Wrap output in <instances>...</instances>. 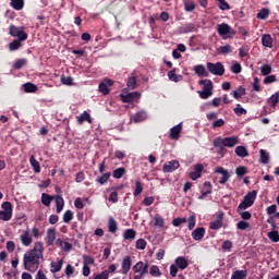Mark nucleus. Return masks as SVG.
Here are the masks:
<instances>
[{"label": "nucleus", "mask_w": 279, "mask_h": 279, "mask_svg": "<svg viewBox=\"0 0 279 279\" xmlns=\"http://www.w3.org/2000/svg\"><path fill=\"white\" fill-rule=\"evenodd\" d=\"M45 245L43 242H36L34 247L27 251L23 256V267L26 271L34 274L38 271L40 267V260H44L45 256Z\"/></svg>", "instance_id": "nucleus-1"}, {"label": "nucleus", "mask_w": 279, "mask_h": 279, "mask_svg": "<svg viewBox=\"0 0 279 279\" xmlns=\"http://www.w3.org/2000/svg\"><path fill=\"white\" fill-rule=\"evenodd\" d=\"M213 145L214 147H221V145H223V147H236V145H239V137L238 136H230V137H221L218 136L213 141Z\"/></svg>", "instance_id": "nucleus-2"}, {"label": "nucleus", "mask_w": 279, "mask_h": 279, "mask_svg": "<svg viewBox=\"0 0 279 279\" xmlns=\"http://www.w3.org/2000/svg\"><path fill=\"white\" fill-rule=\"evenodd\" d=\"M199 86H203V90H198V95L201 99H208V97H213V81L209 78L198 81Z\"/></svg>", "instance_id": "nucleus-3"}, {"label": "nucleus", "mask_w": 279, "mask_h": 279, "mask_svg": "<svg viewBox=\"0 0 279 279\" xmlns=\"http://www.w3.org/2000/svg\"><path fill=\"white\" fill-rule=\"evenodd\" d=\"M256 195H258V192L256 190L248 192L238 206V211L246 210V208H251V206H254V202H256Z\"/></svg>", "instance_id": "nucleus-4"}, {"label": "nucleus", "mask_w": 279, "mask_h": 279, "mask_svg": "<svg viewBox=\"0 0 279 279\" xmlns=\"http://www.w3.org/2000/svg\"><path fill=\"white\" fill-rule=\"evenodd\" d=\"M133 271H134V274H140V275H135L134 278L143 279V278H145V276H147V274H149V264L148 263L145 264L143 262H137L133 266Z\"/></svg>", "instance_id": "nucleus-5"}, {"label": "nucleus", "mask_w": 279, "mask_h": 279, "mask_svg": "<svg viewBox=\"0 0 279 279\" xmlns=\"http://www.w3.org/2000/svg\"><path fill=\"white\" fill-rule=\"evenodd\" d=\"M9 34L13 38H17L20 40H27L28 35L27 33L23 29V27H19L15 25H10L9 27Z\"/></svg>", "instance_id": "nucleus-6"}, {"label": "nucleus", "mask_w": 279, "mask_h": 279, "mask_svg": "<svg viewBox=\"0 0 279 279\" xmlns=\"http://www.w3.org/2000/svg\"><path fill=\"white\" fill-rule=\"evenodd\" d=\"M207 71L211 73V75H223L226 73V68L221 62L213 63V62H207L206 64Z\"/></svg>", "instance_id": "nucleus-7"}, {"label": "nucleus", "mask_w": 279, "mask_h": 279, "mask_svg": "<svg viewBox=\"0 0 279 279\" xmlns=\"http://www.w3.org/2000/svg\"><path fill=\"white\" fill-rule=\"evenodd\" d=\"M1 208L3 210H0V219L2 221H10V219H12V203L10 202L2 203Z\"/></svg>", "instance_id": "nucleus-8"}, {"label": "nucleus", "mask_w": 279, "mask_h": 279, "mask_svg": "<svg viewBox=\"0 0 279 279\" xmlns=\"http://www.w3.org/2000/svg\"><path fill=\"white\" fill-rule=\"evenodd\" d=\"M218 34L219 36H227V38H234L236 36V32L226 23L218 25Z\"/></svg>", "instance_id": "nucleus-9"}, {"label": "nucleus", "mask_w": 279, "mask_h": 279, "mask_svg": "<svg viewBox=\"0 0 279 279\" xmlns=\"http://www.w3.org/2000/svg\"><path fill=\"white\" fill-rule=\"evenodd\" d=\"M223 217H226V213L219 211L216 219L209 222L210 230H221L223 228Z\"/></svg>", "instance_id": "nucleus-10"}, {"label": "nucleus", "mask_w": 279, "mask_h": 279, "mask_svg": "<svg viewBox=\"0 0 279 279\" xmlns=\"http://www.w3.org/2000/svg\"><path fill=\"white\" fill-rule=\"evenodd\" d=\"M110 86H114V81L110 78H105L98 86L99 93L104 95H110Z\"/></svg>", "instance_id": "nucleus-11"}, {"label": "nucleus", "mask_w": 279, "mask_h": 279, "mask_svg": "<svg viewBox=\"0 0 279 279\" xmlns=\"http://www.w3.org/2000/svg\"><path fill=\"white\" fill-rule=\"evenodd\" d=\"M177 169H180V161L179 160L168 161L162 167L163 173H173V171H177Z\"/></svg>", "instance_id": "nucleus-12"}, {"label": "nucleus", "mask_w": 279, "mask_h": 279, "mask_svg": "<svg viewBox=\"0 0 279 279\" xmlns=\"http://www.w3.org/2000/svg\"><path fill=\"white\" fill-rule=\"evenodd\" d=\"M130 269H132V256L128 255L122 259L121 274H123V276H128V274H130Z\"/></svg>", "instance_id": "nucleus-13"}, {"label": "nucleus", "mask_w": 279, "mask_h": 279, "mask_svg": "<svg viewBox=\"0 0 279 279\" xmlns=\"http://www.w3.org/2000/svg\"><path fill=\"white\" fill-rule=\"evenodd\" d=\"M141 94L138 92L129 93L126 95L121 94L120 99L123 104H132L134 99H138Z\"/></svg>", "instance_id": "nucleus-14"}, {"label": "nucleus", "mask_w": 279, "mask_h": 279, "mask_svg": "<svg viewBox=\"0 0 279 279\" xmlns=\"http://www.w3.org/2000/svg\"><path fill=\"white\" fill-rule=\"evenodd\" d=\"M215 173H220L222 177L219 180V184H226L230 180V173L223 167H217Z\"/></svg>", "instance_id": "nucleus-15"}, {"label": "nucleus", "mask_w": 279, "mask_h": 279, "mask_svg": "<svg viewBox=\"0 0 279 279\" xmlns=\"http://www.w3.org/2000/svg\"><path fill=\"white\" fill-rule=\"evenodd\" d=\"M204 171V165L197 163L194 166V171L190 172L191 180H198L202 178V172Z\"/></svg>", "instance_id": "nucleus-16"}, {"label": "nucleus", "mask_w": 279, "mask_h": 279, "mask_svg": "<svg viewBox=\"0 0 279 279\" xmlns=\"http://www.w3.org/2000/svg\"><path fill=\"white\" fill-rule=\"evenodd\" d=\"M206 236V229L204 227H198L192 232V239L194 241H202Z\"/></svg>", "instance_id": "nucleus-17"}, {"label": "nucleus", "mask_w": 279, "mask_h": 279, "mask_svg": "<svg viewBox=\"0 0 279 279\" xmlns=\"http://www.w3.org/2000/svg\"><path fill=\"white\" fill-rule=\"evenodd\" d=\"M46 243L48 246H51L53 243H56V228H50L47 230Z\"/></svg>", "instance_id": "nucleus-18"}, {"label": "nucleus", "mask_w": 279, "mask_h": 279, "mask_svg": "<svg viewBox=\"0 0 279 279\" xmlns=\"http://www.w3.org/2000/svg\"><path fill=\"white\" fill-rule=\"evenodd\" d=\"M193 71L198 77H208L209 75L208 71H206V66H204L203 64L195 65Z\"/></svg>", "instance_id": "nucleus-19"}, {"label": "nucleus", "mask_w": 279, "mask_h": 279, "mask_svg": "<svg viewBox=\"0 0 279 279\" xmlns=\"http://www.w3.org/2000/svg\"><path fill=\"white\" fill-rule=\"evenodd\" d=\"M267 223L271 226L272 230H279V213H276L275 215L270 216L267 219Z\"/></svg>", "instance_id": "nucleus-20"}, {"label": "nucleus", "mask_w": 279, "mask_h": 279, "mask_svg": "<svg viewBox=\"0 0 279 279\" xmlns=\"http://www.w3.org/2000/svg\"><path fill=\"white\" fill-rule=\"evenodd\" d=\"M182 132V123L177 124L172 129H170V138L173 141H178L180 138V133Z\"/></svg>", "instance_id": "nucleus-21"}, {"label": "nucleus", "mask_w": 279, "mask_h": 279, "mask_svg": "<svg viewBox=\"0 0 279 279\" xmlns=\"http://www.w3.org/2000/svg\"><path fill=\"white\" fill-rule=\"evenodd\" d=\"M62 265H64V259H58V262H51L50 263L51 274H58V271H61Z\"/></svg>", "instance_id": "nucleus-22"}, {"label": "nucleus", "mask_w": 279, "mask_h": 279, "mask_svg": "<svg viewBox=\"0 0 279 279\" xmlns=\"http://www.w3.org/2000/svg\"><path fill=\"white\" fill-rule=\"evenodd\" d=\"M76 121L78 125H83L84 121H87V123H93V118L88 111H84L81 116L76 117Z\"/></svg>", "instance_id": "nucleus-23"}, {"label": "nucleus", "mask_w": 279, "mask_h": 279, "mask_svg": "<svg viewBox=\"0 0 279 279\" xmlns=\"http://www.w3.org/2000/svg\"><path fill=\"white\" fill-rule=\"evenodd\" d=\"M177 267L179 269H186V267H189V259H186V257L184 256H180V257H177L175 260H174Z\"/></svg>", "instance_id": "nucleus-24"}, {"label": "nucleus", "mask_w": 279, "mask_h": 279, "mask_svg": "<svg viewBox=\"0 0 279 279\" xmlns=\"http://www.w3.org/2000/svg\"><path fill=\"white\" fill-rule=\"evenodd\" d=\"M145 119H147V113L145 111H138L131 117L133 123H141V121H145Z\"/></svg>", "instance_id": "nucleus-25"}, {"label": "nucleus", "mask_w": 279, "mask_h": 279, "mask_svg": "<svg viewBox=\"0 0 279 279\" xmlns=\"http://www.w3.org/2000/svg\"><path fill=\"white\" fill-rule=\"evenodd\" d=\"M20 241L22 242V245L29 247L33 241L32 235H29V231H25L24 234L20 235Z\"/></svg>", "instance_id": "nucleus-26"}, {"label": "nucleus", "mask_w": 279, "mask_h": 279, "mask_svg": "<svg viewBox=\"0 0 279 279\" xmlns=\"http://www.w3.org/2000/svg\"><path fill=\"white\" fill-rule=\"evenodd\" d=\"M57 214L60 215L64 210V198L60 195L54 197Z\"/></svg>", "instance_id": "nucleus-27"}, {"label": "nucleus", "mask_w": 279, "mask_h": 279, "mask_svg": "<svg viewBox=\"0 0 279 279\" xmlns=\"http://www.w3.org/2000/svg\"><path fill=\"white\" fill-rule=\"evenodd\" d=\"M262 44L264 47H268V49H271V47H274V38H271V35L269 34L263 35Z\"/></svg>", "instance_id": "nucleus-28"}, {"label": "nucleus", "mask_w": 279, "mask_h": 279, "mask_svg": "<svg viewBox=\"0 0 279 279\" xmlns=\"http://www.w3.org/2000/svg\"><path fill=\"white\" fill-rule=\"evenodd\" d=\"M235 156H238L239 158H247V156H250V153L247 151V148L245 146H236Z\"/></svg>", "instance_id": "nucleus-29"}, {"label": "nucleus", "mask_w": 279, "mask_h": 279, "mask_svg": "<svg viewBox=\"0 0 279 279\" xmlns=\"http://www.w3.org/2000/svg\"><path fill=\"white\" fill-rule=\"evenodd\" d=\"M231 95H232V97H233L234 99H241L243 96L246 95L245 87L239 86V87L236 88V90H233V92L231 93Z\"/></svg>", "instance_id": "nucleus-30"}, {"label": "nucleus", "mask_w": 279, "mask_h": 279, "mask_svg": "<svg viewBox=\"0 0 279 279\" xmlns=\"http://www.w3.org/2000/svg\"><path fill=\"white\" fill-rule=\"evenodd\" d=\"M175 71H178V69H172L168 72V78L170 80V82H182V75H178L175 74Z\"/></svg>", "instance_id": "nucleus-31"}, {"label": "nucleus", "mask_w": 279, "mask_h": 279, "mask_svg": "<svg viewBox=\"0 0 279 279\" xmlns=\"http://www.w3.org/2000/svg\"><path fill=\"white\" fill-rule=\"evenodd\" d=\"M259 162L262 165H269V153L265 149L259 150Z\"/></svg>", "instance_id": "nucleus-32"}, {"label": "nucleus", "mask_w": 279, "mask_h": 279, "mask_svg": "<svg viewBox=\"0 0 279 279\" xmlns=\"http://www.w3.org/2000/svg\"><path fill=\"white\" fill-rule=\"evenodd\" d=\"M218 56H228V53H232V46L226 45V46H220L217 49Z\"/></svg>", "instance_id": "nucleus-33"}, {"label": "nucleus", "mask_w": 279, "mask_h": 279, "mask_svg": "<svg viewBox=\"0 0 279 279\" xmlns=\"http://www.w3.org/2000/svg\"><path fill=\"white\" fill-rule=\"evenodd\" d=\"M10 5L13 10H23V8H25V0H11Z\"/></svg>", "instance_id": "nucleus-34"}, {"label": "nucleus", "mask_w": 279, "mask_h": 279, "mask_svg": "<svg viewBox=\"0 0 279 279\" xmlns=\"http://www.w3.org/2000/svg\"><path fill=\"white\" fill-rule=\"evenodd\" d=\"M125 241H134L136 239V231L134 229H126L123 233Z\"/></svg>", "instance_id": "nucleus-35"}, {"label": "nucleus", "mask_w": 279, "mask_h": 279, "mask_svg": "<svg viewBox=\"0 0 279 279\" xmlns=\"http://www.w3.org/2000/svg\"><path fill=\"white\" fill-rule=\"evenodd\" d=\"M53 199H54V197L47 193L41 194V204L44 206H47V207L51 206V202H53Z\"/></svg>", "instance_id": "nucleus-36"}, {"label": "nucleus", "mask_w": 279, "mask_h": 279, "mask_svg": "<svg viewBox=\"0 0 279 279\" xmlns=\"http://www.w3.org/2000/svg\"><path fill=\"white\" fill-rule=\"evenodd\" d=\"M21 43H25V40L14 39L13 41H11L9 44L10 51H19V49H21Z\"/></svg>", "instance_id": "nucleus-37"}, {"label": "nucleus", "mask_w": 279, "mask_h": 279, "mask_svg": "<svg viewBox=\"0 0 279 279\" xmlns=\"http://www.w3.org/2000/svg\"><path fill=\"white\" fill-rule=\"evenodd\" d=\"M110 175H112V173L110 172L102 173L101 177H98L96 179V182L101 185L108 184V180H110Z\"/></svg>", "instance_id": "nucleus-38"}, {"label": "nucleus", "mask_w": 279, "mask_h": 279, "mask_svg": "<svg viewBox=\"0 0 279 279\" xmlns=\"http://www.w3.org/2000/svg\"><path fill=\"white\" fill-rule=\"evenodd\" d=\"M180 29L182 34H191V32H195V24L185 23Z\"/></svg>", "instance_id": "nucleus-39"}, {"label": "nucleus", "mask_w": 279, "mask_h": 279, "mask_svg": "<svg viewBox=\"0 0 279 279\" xmlns=\"http://www.w3.org/2000/svg\"><path fill=\"white\" fill-rule=\"evenodd\" d=\"M29 162H31V166L33 167L34 171L36 173H40V162H38V160H36V157H34V155H32L29 157Z\"/></svg>", "instance_id": "nucleus-40"}, {"label": "nucleus", "mask_w": 279, "mask_h": 279, "mask_svg": "<svg viewBox=\"0 0 279 279\" xmlns=\"http://www.w3.org/2000/svg\"><path fill=\"white\" fill-rule=\"evenodd\" d=\"M124 173H128V170H125V168H117L116 170H113L112 177L116 178V180H121Z\"/></svg>", "instance_id": "nucleus-41"}, {"label": "nucleus", "mask_w": 279, "mask_h": 279, "mask_svg": "<svg viewBox=\"0 0 279 279\" xmlns=\"http://www.w3.org/2000/svg\"><path fill=\"white\" fill-rule=\"evenodd\" d=\"M245 278H247V270H235L231 276V279H245Z\"/></svg>", "instance_id": "nucleus-42"}, {"label": "nucleus", "mask_w": 279, "mask_h": 279, "mask_svg": "<svg viewBox=\"0 0 279 279\" xmlns=\"http://www.w3.org/2000/svg\"><path fill=\"white\" fill-rule=\"evenodd\" d=\"M268 239L272 241V243H279L278 229H272V231L268 232Z\"/></svg>", "instance_id": "nucleus-43"}, {"label": "nucleus", "mask_w": 279, "mask_h": 279, "mask_svg": "<svg viewBox=\"0 0 279 279\" xmlns=\"http://www.w3.org/2000/svg\"><path fill=\"white\" fill-rule=\"evenodd\" d=\"M149 274H150V276H153V278H160L162 276L160 268H158V266H156V265H153L149 268Z\"/></svg>", "instance_id": "nucleus-44"}, {"label": "nucleus", "mask_w": 279, "mask_h": 279, "mask_svg": "<svg viewBox=\"0 0 279 279\" xmlns=\"http://www.w3.org/2000/svg\"><path fill=\"white\" fill-rule=\"evenodd\" d=\"M23 88L25 93H36V90H38V86H36V84L33 83H25L23 85Z\"/></svg>", "instance_id": "nucleus-45"}, {"label": "nucleus", "mask_w": 279, "mask_h": 279, "mask_svg": "<svg viewBox=\"0 0 279 279\" xmlns=\"http://www.w3.org/2000/svg\"><path fill=\"white\" fill-rule=\"evenodd\" d=\"M93 279H108L110 278V270H102L99 274H94L92 276Z\"/></svg>", "instance_id": "nucleus-46"}, {"label": "nucleus", "mask_w": 279, "mask_h": 279, "mask_svg": "<svg viewBox=\"0 0 279 279\" xmlns=\"http://www.w3.org/2000/svg\"><path fill=\"white\" fill-rule=\"evenodd\" d=\"M117 230H118L117 220H114V218H109L108 231L111 232L112 234H114V232H117Z\"/></svg>", "instance_id": "nucleus-47"}, {"label": "nucleus", "mask_w": 279, "mask_h": 279, "mask_svg": "<svg viewBox=\"0 0 279 279\" xmlns=\"http://www.w3.org/2000/svg\"><path fill=\"white\" fill-rule=\"evenodd\" d=\"M111 192L108 199L109 202H111L112 204H117V202H119V193L117 192V187H112Z\"/></svg>", "instance_id": "nucleus-48"}, {"label": "nucleus", "mask_w": 279, "mask_h": 279, "mask_svg": "<svg viewBox=\"0 0 279 279\" xmlns=\"http://www.w3.org/2000/svg\"><path fill=\"white\" fill-rule=\"evenodd\" d=\"M268 104H270L271 108H276L279 104V92L274 94L270 98H268Z\"/></svg>", "instance_id": "nucleus-49"}, {"label": "nucleus", "mask_w": 279, "mask_h": 279, "mask_svg": "<svg viewBox=\"0 0 279 279\" xmlns=\"http://www.w3.org/2000/svg\"><path fill=\"white\" fill-rule=\"evenodd\" d=\"M234 114L236 117H243V114H247V110L241 107V104H238L236 107L233 109Z\"/></svg>", "instance_id": "nucleus-50"}, {"label": "nucleus", "mask_w": 279, "mask_h": 279, "mask_svg": "<svg viewBox=\"0 0 279 279\" xmlns=\"http://www.w3.org/2000/svg\"><path fill=\"white\" fill-rule=\"evenodd\" d=\"M143 193V183L141 181H135V190L133 192L134 197H138Z\"/></svg>", "instance_id": "nucleus-51"}, {"label": "nucleus", "mask_w": 279, "mask_h": 279, "mask_svg": "<svg viewBox=\"0 0 279 279\" xmlns=\"http://www.w3.org/2000/svg\"><path fill=\"white\" fill-rule=\"evenodd\" d=\"M269 16V9L264 8L257 13V19H260L262 21H265Z\"/></svg>", "instance_id": "nucleus-52"}, {"label": "nucleus", "mask_w": 279, "mask_h": 279, "mask_svg": "<svg viewBox=\"0 0 279 279\" xmlns=\"http://www.w3.org/2000/svg\"><path fill=\"white\" fill-rule=\"evenodd\" d=\"M184 8H185V12H193V10H195V2L191 0H185Z\"/></svg>", "instance_id": "nucleus-53"}, {"label": "nucleus", "mask_w": 279, "mask_h": 279, "mask_svg": "<svg viewBox=\"0 0 279 279\" xmlns=\"http://www.w3.org/2000/svg\"><path fill=\"white\" fill-rule=\"evenodd\" d=\"M136 76H131L129 77L128 82H126V86L128 88H130L131 90H134V88H136Z\"/></svg>", "instance_id": "nucleus-54"}, {"label": "nucleus", "mask_w": 279, "mask_h": 279, "mask_svg": "<svg viewBox=\"0 0 279 279\" xmlns=\"http://www.w3.org/2000/svg\"><path fill=\"white\" fill-rule=\"evenodd\" d=\"M71 221H73V211L66 210V211L63 214V222H64V223H71Z\"/></svg>", "instance_id": "nucleus-55"}, {"label": "nucleus", "mask_w": 279, "mask_h": 279, "mask_svg": "<svg viewBox=\"0 0 279 279\" xmlns=\"http://www.w3.org/2000/svg\"><path fill=\"white\" fill-rule=\"evenodd\" d=\"M83 265L87 266L88 265H95V258L90 255H83Z\"/></svg>", "instance_id": "nucleus-56"}, {"label": "nucleus", "mask_w": 279, "mask_h": 279, "mask_svg": "<svg viewBox=\"0 0 279 279\" xmlns=\"http://www.w3.org/2000/svg\"><path fill=\"white\" fill-rule=\"evenodd\" d=\"M25 64H27L26 59H19L17 61L14 62L13 68L19 71V70L23 69V66H25Z\"/></svg>", "instance_id": "nucleus-57"}, {"label": "nucleus", "mask_w": 279, "mask_h": 279, "mask_svg": "<svg viewBox=\"0 0 279 279\" xmlns=\"http://www.w3.org/2000/svg\"><path fill=\"white\" fill-rule=\"evenodd\" d=\"M231 71L235 74L239 75V73H241V71H243V68L241 66V63L235 62L231 65Z\"/></svg>", "instance_id": "nucleus-58"}, {"label": "nucleus", "mask_w": 279, "mask_h": 279, "mask_svg": "<svg viewBox=\"0 0 279 279\" xmlns=\"http://www.w3.org/2000/svg\"><path fill=\"white\" fill-rule=\"evenodd\" d=\"M136 250H145L147 247V241L145 239H138L135 244Z\"/></svg>", "instance_id": "nucleus-59"}, {"label": "nucleus", "mask_w": 279, "mask_h": 279, "mask_svg": "<svg viewBox=\"0 0 279 279\" xmlns=\"http://www.w3.org/2000/svg\"><path fill=\"white\" fill-rule=\"evenodd\" d=\"M235 173L239 178H243V175L247 173V168H245V166H240L235 169Z\"/></svg>", "instance_id": "nucleus-60"}, {"label": "nucleus", "mask_w": 279, "mask_h": 279, "mask_svg": "<svg viewBox=\"0 0 279 279\" xmlns=\"http://www.w3.org/2000/svg\"><path fill=\"white\" fill-rule=\"evenodd\" d=\"M155 226L157 228H165V218H162L161 216H156L155 217Z\"/></svg>", "instance_id": "nucleus-61"}, {"label": "nucleus", "mask_w": 279, "mask_h": 279, "mask_svg": "<svg viewBox=\"0 0 279 279\" xmlns=\"http://www.w3.org/2000/svg\"><path fill=\"white\" fill-rule=\"evenodd\" d=\"M269 73H271V66L269 64H264L260 68V74L264 76H267V75H269Z\"/></svg>", "instance_id": "nucleus-62"}, {"label": "nucleus", "mask_w": 279, "mask_h": 279, "mask_svg": "<svg viewBox=\"0 0 279 279\" xmlns=\"http://www.w3.org/2000/svg\"><path fill=\"white\" fill-rule=\"evenodd\" d=\"M182 223H186V218H174L172 220V226H174V228H179Z\"/></svg>", "instance_id": "nucleus-63"}, {"label": "nucleus", "mask_w": 279, "mask_h": 279, "mask_svg": "<svg viewBox=\"0 0 279 279\" xmlns=\"http://www.w3.org/2000/svg\"><path fill=\"white\" fill-rule=\"evenodd\" d=\"M236 228L238 230H247V228H250V225L247 221L241 220L236 223Z\"/></svg>", "instance_id": "nucleus-64"}]
</instances>
